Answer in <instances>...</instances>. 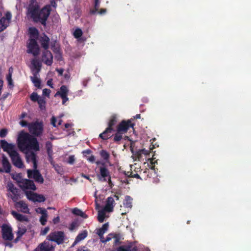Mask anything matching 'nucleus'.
Listing matches in <instances>:
<instances>
[{"label":"nucleus","mask_w":251,"mask_h":251,"mask_svg":"<svg viewBox=\"0 0 251 251\" xmlns=\"http://www.w3.org/2000/svg\"><path fill=\"white\" fill-rule=\"evenodd\" d=\"M26 161L27 163L32 162L33 164V168L37 169L38 157L36 153L33 151H27L25 153Z\"/></svg>","instance_id":"obj_14"},{"label":"nucleus","mask_w":251,"mask_h":251,"mask_svg":"<svg viewBox=\"0 0 251 251\" xmlns=\"http://www.w3.org/2000/svg\"><path fill=\"white\" fill-rule=\"evenodd\" d=\"M11 214L16 220L20 222L28 221V219L26 216L19 213L15 211H12Z\"/></svg>","instance_id":"obj_28"},{"label":"nucleus","mask_w":251,"mask_h":251,"mask_svg":"<svg viewBox=\"0 0 251 251\" xmlns=\"http://www.w3.org/2000/svg\"><path fill=\"white\" fill-rule=\"evenodd\" d=\"M27 47L28 53L32 54L34 56L39 54L40 48L36 39L30 38L27 45Z\"/></svg>","instance_id":"obj_8"},{"label":"nucleus","mask_w":251,"mask_h":251,"mask_svg":"<svg viewBox=\"0 0 251 251\" xmlns=\"http://www.w3.org/2000/svg\"><path fill=\"white\" fill-rule=\"evenodd\" d=\"M30 99L33 101H38L41 98V97H40L37 93L35 92H33L31 95H30Z\"/></svg>","instance_id":"obj_49"},{"label":"nucleus","mask_w":251,"mask_h":251,"mask_svg":"<svg viewBox=\"0 0 251 251\" xmlns=\"http://www.w3.org/2000/svg\"><path fill=\"white\" fill-rule=\"evenodd\" d=\"M75 160V158L74 155H71L69 157L68 162L70 164H73Z\"/></svg>","instance_id":"obj_57"},{"label":"nucleus","mask_w":251,"mask_h":251,"mask_svg":"<svg viewBox=\"0 0 251 251\" xmlns=\"http://www.w3.org/2000/svg\"><path fill=\"white\" fill-rule=\"evenodd\" d=\"M105 209L99 211L98 215V220L100 223H102L105 217Z\"/></svg>","instance_id":"obj_39"},{"label":"nucleus","mask_w":251,"mask_h":251,"mask_svg":"<svg viewBox=\"0 0 251 251\" xmlns=\"http://www.w3.org/2000/svg\"><path fill=\"white\" fill-rule=\"evenodd\" d=\"M132 198L129 196H126L125 197V201L123 203L126 207L131 208L132 205Z\"/></svg>","instance_id":"obj_37"},{"label":"nucleus","mask_w":251,"mask_h":251,"mask_svg":"<svg viewBox=\"0 0 251 251\" xmlns=\"http://www.w3.org/2000/svg\"><path fill=\"white\" fill-rule=\"evenodd\" d=\"M114 131V129H110L109 127H107L103 132L99 135V138L103 140H106L112 137V133Z\"/></svg>","instance_id":"obj_24"},{"label":"nucleus","mask_w":251,"mask_h":251,"mask_svg":"<svg viewBox=\"0 0 251 251\" xmlns=\"http://www.w3.org/2000/svg\"><path fill=\"white\" fill-rule=\"evenodd\" d=\"M46 149L47 154H53L52 145L51 142L47 141L46 143Z\"/></svg>","instance_id":"obj_45"},{"label":"nucleus","mask_w":251,"mask_h":251,"mask_svg":"<svg viewBox=\"0 0 251 251\" xmlns=\"http://www.w3.org/2000/svg\"><path fill=\"white\" fill-rule=\"evenodd\" d=\"M137 169L139 170L137 171L135 170L134 171L135 173H133V172H128L126 175H127L128 177L136 178L141 179L140 170L139 168Z\"/></svg>","instance_id":"obj_34"},{"label":"nucleus","mask_w":251,"mask_h":251,"mask_svg":"<svg viewBox=\"0 0 251 251\" xmlns=\"http://www.w3.org/2000/svg\"><path fill=\"white\" fill-rule=\"evenodd\" d=\"M29 123H28L27 122H26L25 120H22L20 122V125L23 127H28V125Z\"/></svg>","instance_id":"obj_56"},{"label":"nucleus","mask_w":251,"mask_h":251,"mask_svg":"<svg viewBox=\"0 0 251 251\" xmlns=\"http://www.w3.org/2000/svg\"><path fill=\"white\" fill-rule=\"evenodd\" d=\"M47 239L34 250L33 251H54L55 246L50 243Z\"/></svg>","instance_id":"obj_13"},{"label":"nucleus","mask_w":251,"mask_h":251,"mask_svg":"<svg viewBox=\"0 0 251 251\" xmlns=\"http://www.w3.org/2000/svg\"><path fill=\"white\" fill-rule=\"evenodd\" d=\"M123 133L121 132H119L117 130L116 133L115 134V135L113 138V141L115 143L119 142L123 138Z\"/></svg>","instance_id":"obj_44"},{"label":"nucleus","mask_w":251,"mask_h":251,"mask_svg":"<svg viewBox=\"0 0 251 251\" xmlns=\"http://www.w3.org/2000/svg\"><path fill=\"white\" fill-rule=\"evenodd\" d=\"M27 174L28 178L34 179L36 182L41 184L44 182V178L37 169L27 170Z\"/></svg>","instance_id":"obj_10"},{"label":"nucleus","mask_w":251,"mask_h":251,"mask_svg":"<svg viewBox=\"0 0 251 251\" xmlns=\"http://www.w3.org/2000/svg\"><path fill=\"white\" fill-rule=\"evenodd\" d=\"M9 95V93H4L2 97L0 98V100L4 101L7 98L8 95Z\"/></svg>","instance_id":"obj_62"},{"label":"nucleus","mask_w":251,"mask_h":251,"mask_svg":"<svg viewBox=\"0 0 251 251\" xmlns=\"http://www.w3.org/2000/svg\"><path fill=\"white\" fill-rule=\"evenodd\" d=\"M82 31L80 28L76 29L74 32V36L75 38H79L82 35Z\"/></svg>","instance_id":"obj_48"},{"label":"nucleus","mask_w":251,"mask_h":251,"mask_svg":"<svg viewBox=\"0 0 251 251\" xmlns=\"http://www.w3.org/2000/svg\"><path fill=\"white\" fill-rule=\"evenodd\" d=\"M69 90L66 85H62L59 91L55 95V96L58 95L62 100V104H64L66 101L69 100L67 97Z\"/></svg>","instance_id":"obj_15"},{"label":"nucleus","mask_w":251,"mask_h":251,"mask_svg":"<svg viewBox=\"0 0 251 251\" xmlns=\"http://www.w3.org/2000/svg\"><path fill=\"white\" fill-rule=\"evenodd\" d=\"M49 230L50 227L49 226H47L41 231L40 235H45L49 232Z\"/></svg>","instance_id":"obj_54"},{"label":"nucleus","mask_w":251,"mask_h":251,"mask_svg":"<svg viewBox=\"0 0 251 251\" xmlns=\"http://www.w3.org/2000/svg\"><path fill=\"white\" fill-rule=\"evenodd\" d=\"M26 228L24 226H19L18 230L16 232L17 235L22 237L26 232Z\"/></svg>","instance_id":"obj_42"},{"label":"nucleus","mask_w":251,"mask_h":251,"mask_svg":"<svg viewBox=\"0 0 251 251\" xmlns=\"http://www.w3.org/2000/svg\"><path fill=\"white\" fill-rule=\"evenodd\" d=\"M42 61L48 66H51L53 62V55L48 50H45L42 53Z\"/></svg>","instance_id":"obj_17"},{"label":"nucleus","mask_w":251,"mask_h":251,"mask_svg":"<svg viewBox=\"0 0 251 251\" xmlns=\"http://www.w3.org/2000/svg\"><path fill=\"white\" fill-rule=\"evenodd\" d=\"M9 156L11 158L13 164L15 167L20 169L24 168V163L19 153L16 151L11 152Z\"/></svg>","instance_id":"obj_12"},{"label":"nucleus","mask_w":251,"mask_h":251,"mask_svg":"<svg viewBox=\"0 0 251 251\" xmlns=\"http://www.w3.org/2000/svg\"><path fill=\"white\" fill-rule=\"evenodd\" d=\"M114 204L115 203L114 198L112 197H108L106 200V204L104 208L106 212H112L113 211Z\"/></svg>","instance_id":"obj_23"},{"label":"nucleus","mask_w":251,"mask_h":251,"mask_svg":"<svg viewBox=\"0 0 251 251\" xmlns=\"http://www.w3.org/2000/svg\"><path fill=\"white\" fill-rule=\"evenodd\" d=\"M2 238L4 241H11L13 240L14 235L12 227L7 225L3 224L1 226Z\"/></svg>","instance_id":"obj_7"},{"label":"nucleus","mask_w":251,"mask_h":251,"mask_svg":"<svg viewBox=\"0 0 251 251\" xmlns=\"http://www.w3.org/2000/svg\"><path fill=\"white\" fill-rule=\"evenodd\" d=\"M65 233L62 231H55L50 232L47 237V240L55 242L57 245H60L64 242Z\"/></svg>","instance_id":"obj_3"},{"label":"nucleus","mask_w":251,"mask_h":251,"mask_svg":"<svg viewBox=\"0 0 251 251\" xmlns=\"http://www.w3.org/2000/svg\"><path fill=\"white\" fill-rule=\"evenodd\" d=\"M7 188L8 191H10L13 196H11V199L14 201H16L19 199L18 190L14 187V184L12 182H9L7 183Z\"/></svg>","instance_id":"obj_22"},{"label":"nucleus","mask_w":251,"mask_h":251,"mask_svg":"<svg viewBox=\"0 0 251 251\" xmlns=\"http://www.w3.org/2000/svg\"><path fill=\"white\" fill-rule=\"evenodd\" d=\"M137 248L134 243L126 241L125 244L118 248V251H137Z\"/></svg>","instance_id":"obj_16"},{"label":"nucleus","mask_w":251,"mask_h":251,"mask_svg":"<svg viewBox=\"0 0 251 251\" xmlns=\"http://www.w3.org/2000/svg\"><path fill=\"white\" fill-rule=\"evenodd\" d=\"M56 119L55 117L53 116L51 119V124L54 127H56Z\"/></svg>","instance_id":"obj_63"},{"label":"nucleus","mask_w":251,"mask_h":251,"mask_svg":"<svg viewBox=\"0 0 251 251\" xmlns=\"http://www.w3.org/2000/svg\"><path fill=\"white\" fill-rule=\"evenodd\" d=\"M30 79L33 83L34 86L39 89L41 88V82L39 78L37 76H30Z\"/></svg>","instance_id":"obj_35"},{"label":"nucleus","mask_w":251,"mask_h":251,"mask_svg":"<svg viewBox=\"0 0 251 251\" xmlns=\"http://www.w3.org/2000/svg\"><path fill=\"white\" fill-rule=\"evenodd\" d=\"M51 10L50 5L47 4L41 9H40L39 7L36 9H33L32 12L27 15L30 16L34 22L41 23L43 26H46Z\"/></svg>","instance_id":"obj_2"},{"label":"nucleus","mask_w":251,"mask_h":251,"mask_svg":"<svg viewBox=\"0 0 251 251\" xmlns=\"http://www.w3.org/2000/svg\"><path fill=\"white\" fill-rule=\"evenodd\" d=\"M52 155H53V154H48V160L50 163V164L51 165H53L54 164V161H53Z\"/></svg>","instance_id":"obj_59"},{"label":"nucleus","mask_w":251,"mask_h":251,"mask_svg":"<svg viewBox=\"0 0 251 251\" xmlns=\"http://www.w3.org/2000/svg\"><path fill=\"white\" fill-rule=\"evenodd\" d=\"M27 196L28 199L34 202H44L46 200V198L43 195L37 193L29 192V193H27Z\"/></svg>","instance_id":"obj_21"},{"label":"nucleus","mask_w":251,"mask_h":251,"mask_svg":"<svg viewBox=\"0 0 251 251\" xmlns=\"http://www.w3.org/2000/svg\"><path fill=\"white\" fill-rule=\"evenodd\" d=\"M0 146L3 151L7 152L9 155H10L11 152L16 151V150H14V146L12 144L8 143L5 140H0Z\"/></svg>","instance_id":"obj_20"},{"label":"nucleus","mask_w":251,"mask_h":251,"mask_svg":"<svg viewBox=\"0 0 251 251\" xmlns=\"http://www.w3.org/2000/svg\"><path fill=\"white\" fill-rule=\"evenodd\" d=\"M18 146L21 151H40L39 143L36 138L29 133L22 131L17 139Z\"/></svg>","instance_id":"obj_1"},{"label":"nucleus","mask_w":251,"mask_h":251,"mask_svg":"<svg viewBox=\"0 0 251 251\" xmlns=\"http://www.w3.org/2000/svg\"><path fill=\"white\" fill-rule=\"evenodd\" d=\"M77 226V222L75 221L73 222L70 226L69 229L71 231L74 230L75 228Z\"/></svg>","instance_id":"obj_53"},{"label":"nucleus","mask_w":251,"mask_h":251,"mask_svg":"<svg viewBox=\"0 0 251 251\" xmlns=\"http://www.w3.org/2000/svg\"><path fill=\"white\" fill-rule=\"evenodd\" d=\"M18 185L23 190H35L36 187L33 180L27 179H21L18 181Z\"/></svg>","instance_id":"obj_11"},{"label":"nucleus","mask_w":251,"mask_h":251,"mask_svg":"<svg viewBox=\"0 0 251 251\" xmlns=\"http://www.w3.org/2000/svg\"><path fill=\"white\" fill-rule=\"evenodd\" d=\"M2 165L4 171L6 173H9L11 171V166L6 156H2Z\"/></svg>","instance_id":"obj_25"},{"label":"nucleus","mask_w":251,"mask_h":251,"mask_svg":"<svg viewBox=\"0 0 251 251\" xmlns=\"http://www.w3.org/2000/svg\"><path fill=\"white\" fill-rule=\"evenodd\" d=\"M31 63L32 65L31 67V71L34 76H37L41 69L42 63L36 59H32Z\"/></svg>","instance_id":"obj_18"},{"label":"nucleus","mask_w":251,"mask_h":251,"mask_svg":"<svg viewBox=\"0 0 251 251\" xmlns=\"http://www.w3.org/2000/svg\"><path fill=\"white\" fill-rule=\"evenodd\" d=\"M39 209L40 210V212L42 214V215L48 216L47 211L45 209H43V208H39Z\"/></svg>","instance_id":"obj_64"},{"label":"nucleus","mask_w":251,"mask_h":251,"mask_svg":"<svg viewBox=\"0 0 251 251\" xmlns=\"http://www.w3.org/2000/svg\"><path fill=\"white\" fill-rule=\"evenodd\" d=\"M29 131L33 135L39 136L42 134L43 131V125L42 122L38 121L32 122L28 125Z\"/></svg>","instance_id":"obj_5"},{"label":"nucleus","mask_w":251,"mask_h":251,"mask_svg":"<svg viewBox=\"0 0 251 251\" xmlns=\"http://www.w3.org/2000/svg\"><path fill=\"white\" fill-rule=\"evenodd\" d=\"M135 143L131 141L130 146V150L133 155H134L139 160H141L142 158V155L144 154L147 157H149L151 151L149 150L145 149H141L137 151L134 150Z\"/></svg>","instance_id":"obj_9"},{"label":"nucleus","mask_w":251,"mask_h":251,"mask_svg":"<svg viewBox=\"0 0 251 251\" xmlns=\"http://www.w3.org/2000/svg\"><path fill=\"white\" fill-rule=\"evenodd\" d=\"M50 38L45 33L43 36L41 37L40 42L42 47L45 50H48L49 48Z\"/></svg>","instance_id":"obj_26"},{"label":"nucleus","mask_w":251,"mask_h":251,"mask_svg":"<svg viewBox=\"0 0 251 251\" xmlns=\"http://www.w3.org/2000/svg\"><path fill=\"white\" fill-rule=\"evenodd\" d=\"M108 224L105 223L102 225L101 228L97 230V234L99 235L100 239L103 238V234L108 230Z\"/></svg>","instance_id":"obj_31"},{"label":"nucleus","mask_w":251,"mask_h":251,"mask_svg":"<svg viewBox=\"0 0 251 251\" xmlns=\"http://www.w3.org/2000/svg\"><path fill=\"white\" fill-rule=\"evenodd\" d=\"M100 154L101 157L106 162H108L110 157V154L106 150H101L100 152Z\"/></svg>","instance_id":"obj_38"},{"label":"nucleus","mask_w":251,"mask_h":251,"mask_svg":"<svg viewBox=\"0 0 251 251\" xmlns=\"http://www.w3.org/2000/svg\"><path fill=\"white\" fill-rule=\"evenodd\" d=\"M106 9L105 8H101L100 9H99L98 12L100 15H103L106 13Z\"/></svg>","instance_id":"obj_61"},{"label":"nucleus","mask_w":251,"mask_h":251,"mask_svg":"<svg viewBox=\"0 0 251 251\" xmlns=\"http://www.w3.org/2000/svg\"><path fill=\"white\" fill-rule=\"evenodd\" d=\"M88 232L86 230L83 231L81 233H79L76 237V241H80L84 239L87 236Z\"/></svg>","instance_id":"obj_40"},{"label":"nucleus","mask_w":251,"mask_h":251,"mask_svg":"<svg viewBox=\"0 0 251 251\" xmlns=\"http://www.w3.org/2000/svg\"><path fill=\"white\" fill-rule=\"evenodd\" d=\"M50 92V89L47 88L44 89L43 90V95L47 97H49Z\"/></svg>","instance_id":"obj_55"},{"label":"nucleus","mask_w":251,"mask_h":251,"mask_svg":"<svg viewBox=\"0 0 251 251\" xmlns=\"http://www.w3.org/2000/svg\"><path fill=\"white\" fill-rule=\"evenodd\" d=\"M113 239H114V243H113V246H117L122 243L121 242V240L123 239L124 238H122V236L120 233H115L114 235Z\"/></svg>","instance_id":"obj_33"},{"label":"nucleus","mask_w":251,"mask_h":251,"mask_svg":"<svg viewBox=\"0 0 251 251\" xmlns=\"http://www.w3.org/2000/svg\"><path fill=\"white\" fill-rule=\"evenodd\" d=\"M148 160L150 161V165L148 163V166L150 168H146L144 170H140L141 179L147 180L148 178H151L152 176L153 170L154 169V165L157 163V160L153 161V157L152 158H148Z\"/></svg>","instance_id":"obj_4"},{"label":"nucleus","mask_w":251,"mask_h":251,"mask_svg":"<svg viewBox=\"0 0 251 251\" xmlns=\"http://www.w3.org/2000/svg\"><path fill=\"white\" fill-rule=\"evenodd\" d=\"M29 33L31 36L37 38L39 35V31L38 29L34 27H31L29 28Z\"/></svg>","instance_id":"obj_41"},{"label":"nucleus","mask_w":251,"mask_h":251,"mask_svg":"<svg viewBox=\"0 0 251 251\" xmlns=\"http://www.w3.org/2000/svg\"><path fill=\"white\" fill-rule=\"evenodd\" d=\"M16 206L18 207L23 208L25 212H26L25 210L28 209L27 205L23 201L18 202Z\"/></svg>","instance_id":"obj_47"},{"label":"nucleus","mask_w":251,"mask_h":251,"mask_svg":"<svg viewBox=\"0 0 251 251\" xmlns=\"http://www.w3.org/2000/svg\"><path fill=\"white\" fill-rule=\"evenodd\" d=\"M12 178L14 179V180H15L17 181V182L18 183V181H21V179H22L21 178V177L20 176V175L18 174L17 175H16V176H14V175L12 176Z\"/></svg>","instance_id":"obj_60"},{"label":"nucleus","mask_w":251,"mask_h":251,"mask_svg":"<svg viewBox=\"0 0 251 251\" xmlns=\"http://www.w3.org/2000/svg\"><path fill=\"white\" fill-rule=\"evenodd\" d=\"M38 103L39 105V108L41 110L45 109L46 107V100L44 98H41L38 101Z\"/></svg>","instance_id":"obj_46"},{"label":"nucleus","mask_w":251,"mask_h":251,"mask_svg":"<svg viewBox=\"0 0 251 251\" xmlns=\"http://www.w3.org/2000/svg\"><path fill=\"white\" fill-rule=\"evenodd\" d=\"M114 234L115 233H111L110 234H109L107 237L105 238V239H100L101 240V241L102 242V243H105L108 241H109L110 240H111L112 238H114Z\"/></svg>","instance_id":"obj_50"},{"label":"nucleus","mask_w":251,"mask_h":251,"mask_svg":"<svg viewBox=\"0 0 251 251\" xmlns=\"http://www.w3.org/2000/svg\"><path fill=\"white\" fill-rule=\"evenodd\" d=\"M117 123V117L116 114H113L109 118V121L108 122V127L110 129H113V126H115Z\"/></svg>","instance_id":"obj_32"},{"label":"nucleus","mask_w":251,"mask_h":251,"mask_svg":"<svg viewBox=\"0 0 251 251\" xmlns=\"http://www.w3.org/2000/svg\"><path fill=\"white\" fill-rule=\"evenodd\" d=\"M47 216L46 215H42L40 218V222L42 225L44 226L46 224L47 221Z\"/></svg>","instance_id":"obj_51"},{"label":"nucleus","mask_w":251,"mask_h":251,"mask_svg":"<svg viewBox=\"0 0 251 251\" xmlns=\"http://www.w3.org/2000/svg\"><path fill=\"white\" fill-rule=\"evenodd\" d=\"M100 6V0H94V9L91 10V13L92 14H95L97 11H98Z\"/></svg>","instance_id":"obj_43"},{"label":"nucleus","mask_w":251,"mask_h":251,"mask_svg":"<svg viewBox=\"0 0 251 251\" xmlns=\"http://www.w3.org/2000/svg\"><path fill=\"white\" fill-rule=\"evenodd\" d=\"M11 18V14L8 12L5 14V17H2L0 19V32L3 31L7 27Z\"/></svg>","instance_id":"obj_19"},{"label":"nucleus","mask_w":251,"mask_h":251,"mask_svg":"<svg viewBox=\"0 0 251 251\" xmlns=\"http://www.w3.org/2000/svg\"><path fill=\"white\" fill-rule=\"evenodd\" d=\"M72 213L77 216H79L83 218H87V215L77 208H75L72 210Z\"/></svg>","instance_id":"obj_36"},{"label":"nucleus","mask_w":251,"mask_h":251,"mask_svg":"<svg viewBox=\"0 0 251 251\" xmlns=\"http://www.w3.org/2000/svg\"><path fill=\"white\" fill-rule=\"evenodd\" d=\"M100 176L103 178V180L106 181L105 178L110 176L109 171L105 166H101L99 167Z\"/></svg>","instance_id":"obj_30"},{"label":"nucleus","mask_w":251,"mask_h":251,"mask_svg":"<svg viewBox=\"0 0 251 251\" xmlns=\"http://www.w3.org/2000/svg\"><path fill=\"white\" fill-rule=\"evenodd\" d=\"M12 74L11 73H8V75L7 76V79L9 85H11L12 84Z\"/></svg>","instance_id":"obj_58"},{"label":"nucleus","mask_w":251,"mask_h":251,"mask_svg":"<svg viewBox=\"0 0 251 251\" xmlns=\"http://www.w3.org/2000/svg\"><path fill=\"white\" fill-rule=\"evenodd\" d=\"M7 133V130L5 128H2L0 130V137L4 138Z\"/></svg>","instance_id":"obj_52"},{"label":"nucleus","mask_w":251,"mask_h":251,"mask_svg":"<svg viewBox=\"0 0 251 251\" xmlns=\"http://www.w3.org/2000/svg\"><path fill=\"white\" fill-rule=\"evenodd\" d=\"M51 49L55 54H57L61 57L60 48L58 43L56 40L52 41L50 42Z\"/></svg>","instance_id":"obj_27"},{"label":"nucleus","mask_w":251,"mask_h":251,"mask_svg":"<svg viewBox=\"0 0 251 251\" xmlns=\"http://www.w3.org/2000/svg\"><path fill=\"white\" fill-rule=\"evenodd\" d=\"M133 120L134 119L131 118L126 121H122L118 125L117 130L124 134L126 133L130 128L134 129L135 124L132 122Z\"/></svg>","instance_id":"obj_6"},{"label":"nucleus","mask_w":251,"mask_h":251,"mask_svg":"<svg viewBox=\"0 0 251 251\" xmlns=\"http://www.w3.org/2000/svg\"><path fill=\"white\" fill-rule=\"evenodd\" d=\"M39 6L36 0H30L29 5L27 8V14L32 12L33 9L39 8Z\"/></svg>","instance_id":"obj_29"}]
</instances>
